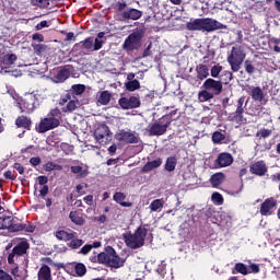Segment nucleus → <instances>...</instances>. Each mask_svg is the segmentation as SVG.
<instances>
[{
	"instance_id": "nucleus-1",
	"label": "nucleus",
	"mask_w": 280,
	"mask_h": 280,
	"mask_svg": "<svg viewBox=\"0 0 280 280\" xmlns=\"http://www.w3.org/2000/svg\"><path fill=\"white\" fill-rule=\"evenodd\" d=\"M186 30L189 32H215L217 30H226V25L211 18H201L190 20L186 24Z\"/></svg>"
},
{
	"instance_id": "nucleus-2",
	"label": "nucleus",
	"mask_w": 280,
	"mask_h": 280,
	"mask_svg": "<svg viewBox=\"0 0 280 280\" xmlns=\"http://www.w3.org/2000/svg\"><path fill=\"white\" fill-rule=\"evenodd\" d=\"M145 235H148V229L139 226L133 234H124L125 244L128 248L137 250L145 244Z\"/></svg>"
},
{
	"instance_id": "nucleus-3",
	"label": "nucleus",
	"mask_w": 280,
	"mask_h": 280,
	"mask_svg": "<svg viewBox=\"0 0 280 280\" xmlns=\"http://www.w3.org/2000/svg\"><path fill=\"white\" fill-rule=\"evenodd\" d=\"M246 60V50L242 46H234L230 55L228 56V62L231 67V70L234 73H237L242 69V65Z\"/></svg>"
},
{
	"instance_id": "nucleus-4",
	"label": "nucleus",
	"mask_w": 280,
	"mask_h": 280,
	"mask_svg": "<svg viewBox=\"0 0 280 280\" xmlns=\"http://www.w3.org/2000/svg\"><path fill=\"white\" fill-rule=\"evenodd\" d=\"M116 10L120 16V21H139L143 13L137 9L128 8L126 1H118L116 3Z\"/></svg>"
},
{
	"instance_id": "nucleus-5",
	"label": "nucleus",
	"mask_w": 280,
	"mask_h": 280,
	"mask_svg": "<svg viewBox=\"0 0 280 280\" xmlns=\"http://www.w3.org/2000/svg\"><path fill=\"white\" fill-rule=\"evenodd\" d=\"M23 224H21L14 217H0V235H3V232L1 231L16 233V231H23Z\"/></svg>"
},
{
	"instance_id": "nucleus-6",
	"label": "nucleus",
	"mask_w": 280,
	"mask_h": 280,
	"mask_svg": "<svg viewBox=\"0 0 280 280\" xmlns=\"http://www.w3.org/2000/svg\"><path fill=\"white\" fill-rule=\"evenodd\" d=\"M142 38L143 31H135L125 39L122 49H125V51H135V49H139V47H141Z\"/></svg>"
},
{
	"instance_id": "nucleus-7",
	"label": "nucleus",
	"mask_w": 280,
	"mask_h": 280,
	"mask_svg": "<svg viewBox=\"0 0 280 280\" xmlns=\"http://www.w3.org/2000/svg\"><path fill=\"white\" fill-rule=\"evenodd\" d=\"M95 140L100 145H108L113 141V132L106 125H101L94 132Z\"/></svg>"
},
{
	"instance_id": "nucleus-8",
	"label": "nucleus",
	"mask_w": 280,
	"mask_h": 280,
	"mask_svg": "<svg viewBox=\"0 0 280 280\" xmlns=\"http://www.w3.org/2000/svg\"><path fill=\"white\" fill-rule=\"evenodd\" d=\"M170 116H163L158 122H154L150 129L149 133L151 137H161V135H165L167 132V128H170Z\"/></svg>"
},
{
	"instance_id": "nucleus-9",
	"label": "nucleus",
	"mask_w": 280,
	"mask_h": 280,
	"mask_svg": "<svg viewBox=\"0 0 280 280\" xmlns=\"http://www.w3.org/2000/svg\"><path fill=\"white\" fill-rule=\"evenodd\" d=\"M20 108L26 110V113H33L38 106V97L34 93H26L19 102Z\"/></svg>"
},
{
	"instance_id": "nucleus-10",
	"label": "nucleus",
	"mask_w": 280,
	"mask_h": 280,
	"mask_svg": "<svg viewBox=\"0 0 280 280\" xmlns=\"http://www.w3.org/2000/svg\"><path fill=\"white\" fill-rule=\"evenodd\" d=\"M117 141L122 143H139V133L132 130H120L115 135Z\"/></svg>"
},
{
	"instance_id": "nucleus-11",
	"label": "nucleus",
	"mask_w": 280,
	"mask_h": 280,
	"mask_svg": "<svg viewBox=\"0 0 280 280\" xmlns=\"http://www.w3.org/2000/svg\"><path fill=\"white\" fill-rule=\"evenodd\" d=\"M16 60H19V57L15 54L5 55L2 61H0V73H11V69Z\"/></svg>"
},
{
	"instance_id": "nucleus-12",
	"label": "nucleus",
	"mask_w": 280,
	"mask_h": 280,
	"mask_svg": "<svg viewBox=\"0 0 280 280\" xmlns=\"http://www.w3.org/2000/svg\"><path fill=\"white\" fill-rule=\"evenodd\" d=\"M118 104L124 110H130L132 108H139L141 106V101L137 96L121 97L119 98Z\"/></svg>"
},
{
	"instance_id": "nucleus-13",
	"label": "nucleus",
	"mask_w": 280,
	"mask_h": 280,
	"mask_svg": "<svg viewBox=\"0 0 280 280\" xmlns=\"http://www.w3.org/2000/svg\"><path fill=\"white\" fill-rule=\"evenodd\" d=\"M202 86H203V89L209 91L213 96L220 95V93H222V89H223L222 81H217L212 78L207 79L203 82Z\"/></svg>"
},
{
	"instance_id": "nucleus-14",
	"label": "nucleus",
	"mask_w": 280,
	"mask_h": 280,
	"mask_svg": "<svg viewBox=\"0 0 280 280\" xmlns=\"http://www.w3.org/2000/svg\"><path fill=\"white\" fill-rule=\"evenodd\" d=\"M60 126V120L56 117L47 116L39 124V131L47 132L48 130H54Z\"/></svg>"
},
{
	"instance_id": "nucleus-15",
	"label": "nucleus",
	"mask_w": 280,
	"mask_h": 280,
	"mask_svg": "<svg viewBox=\"0 0 280 280\" xmlns=\"http://www.w3.org/2000/svg\"><path fill=\"white\" fill-rule=\"evenodd\" d=\"M126 264V259L119 257L113 247H109V260L107 266L110 268H121Z\"/></svg>"
},
{
	"instance_id": "nucleus-16",
	"label": "nucleus",
	"mask_w": 280,
	"mask_h": 280,
	"mask_svg": "<svg viewBox=\"0 0 280 280\" xmlns=\"http://www.w3.org/2000/svg\"><path fill=\"white\" fill-rule=\"evenodd\" d=\"M70 75H71V67L66 66V67L59 69L57 71L56 75H54L51 78V80L56 84H60V83L65 82L66 80H69Z\"/></svg>"
},
{
	"instance_id": "nucleus-17",
	"label": "nucleus",
	"mask_w": 280,
	"mask_h": 280,
	"mask_svg": "<svg viewBox=\"0 0 280 280\" xmlns=\"http://www.w3.org/2000/svg\"><path fill=\"white\" fill-rule=\"evenodd\" d=\"M249 172L256 176H266V174H268V166L266 165V162L258 161L250 165Z\"/></svg>"
},
{
	"instance_id": "nucleus-18",
	"label": "nucleus",
	"mask_w": 280,
	"mask_h": 280,
	"mask_svg": "<svg viewBox=\"0 0 280 280\" xmlns=\"http://www.w3.org/2000/svg\"><path fill=\"white\" fill-rule=\"evenodd\" d=\"M249 95L254 102L266 104V93H264V90L260 86L249 88Z\"/></svg>"
},
{
	"instance_id": "nucleus-19",
	"label": "nucleus",
	"mask_w": 280,
	"mask_h": 280,
	"mask_svg": "<svg viewBox=\"0 0 280 280\" xmlns=\"http://www.w3.org/2000/svg\"><path fill=\"white\" fill-rule=\"evenodd\" d=\"M275 207H277V200L275 198L266 199L260 207L261 215H271Z\"/></svg>"
},
{
	"instance_id": "nucleus-20",
	"label": "nucleus",
	"mask_w": 280,
	"mask_h": 280,
	"mask_svg": "<svg viewBox=\"0 0 280 280\" xmlns=\"http://www.w3.org/2000/svg\"><path fill=\"white\" fill-rule=\"evenodd\" d=\"M215 165L219 167H229V165H233V155L230 153H220L215 160Z\"/></svg>"
},
{
	"instance_id": "nucleus-21",
	"label": "nucleus",
	"mask_w": 280,
	"mask_h": 280,
	"mask_svg": "<svg viewBox=\"0 0 280 280\" xmlns=\"http://www.w3.org/2000/svg\"><path fill=\"white\" fill-rule=\"evenodd\" d=\"M70 170L72 174H75L77 178H86L89 176V166L84 164L73 165Z\"/></svg>"
},
{
	"instance_id": "nucleus-22",
	"label": "nucleus",
	"mask_w": 280,
	"mask_h": 280,
	"mask_svg": "<svg viewBox=\"0 0 280 280\" xmlns=\"http://www.w3.org/2000/svg\"><path fill=\"white\" fill-rule=\"evenodd\" d=\"M246 110H247L248 115L258 117L259 115H261L264 107H261V105H259V103H257V101H254L247 106Z\"/></svg>"
},
{
	"instance_id": "nucleus-23",
	"label": "nucleus",
	"mask_w": 280,
	"mask_h": 280,
	"mask_svg": "<svg viewBox=\"0 0 280 280\" xmlns=\"http://www.w3.org/2000/svg\"><path fill=\"white\" fill-rule=\"evenodd\" d=\"M163 165V160L158 158L151 162H147L145 165L142 167V172L148 174V172H152V170H156Z\"/></svg>"
},
{
	"instance_id": "nucleus-24",
	"label": "nucleus",
	"mask_w": 280,
	"mask_h": 280,
	"mask_svg": "<svg viewBox=\"0 0 280 280\" xmlns=\"http://www.w3.org/2000/svg\"><path fill=\"white\" fill-rule=\"evenodd\" d=\"M38 280H51V268L47 265H43L37 273Z\"/></svg>"
},
{
	"instance_id": "nucleus-25",
	"label": "nucleus",
	"mask_w": 280,
	"mask_h": 280,
	"mask_svg": "<svg viewBox=\"0 0 280 280\" xmlns=\"http://www.w3.org/2000/svg\"><path fill=\"white\" fill-rule=\"evenodd\" d=\"M113 200L115 202H117L118 205H120V207H132V202L124 201V200H126V194H124V192H116L113 196Z\"/></svg>"
},
{
	"instance_id": "nucleus-26",
	"label": "nucleus",
	"mask_w": 280,
	"mask_h": 280,
	"mask_svg": "<svg viewBox=\"0 0 280 280\" xmlns=\"http://www.w3.org/2000/svg\"><path fill=\"white\" fill-rule=\"evenodd\" d=\"M27 248H30L27 241H22L13 248V253L14 255H25Z\"/></svg>"
},
{
	"instance_id": "nucleus-27",
	"label": "nucleus",
	"mask_w": 280,
	"mask_h": 280,
	"mask_svg": "<svg viewBox=\"0 0 280 280\" xmlns=\"http://www.w3.org/2000/svg\"><path fill=\"white\" fill-rule=\"evenodd\" d=\"M198 80H207L209 78V68L205 65H199L196 69Z\"/></svg>"
},
{
	"instance_id": "nucleus-28",
	"label": "nucleus",
	"mask_w": 280,
	"mask_h": 280,
	"mask_svg": "<svg viewBox=\"0 0 280 280\" xmlns=\"http://www.w3.org/2000/svg\"><path fill=\"white\" fill-rule=\"evenodd\" d=\"M69 218L73 224H77L78 226H82L84 224V219L82 218V213L78 211H71L69 214Z\"/></svg>"
},
{
	"instance_id": "nucleus-29",
	"label": "nucleus",
	"mask_w": 280,
	"mask_h": 280,
	"mask_svg": "<svg viewBox=\"0 0 280 280\" xmlns=\"http://www.w3.org/2000/svg\"><path fill=\"white\" fill-rule=\"evenodd\" d=\"M177 163L178 159L176 156H170L166 159L164 170H166V172H174V170H176Z\"/></svg>"
},
{
	"instance_id": "nucleus-30",
	"label": "nucleus",
	"mask_w": 280,
	"mask_h": 280,
	"mask_svg": "<svg viewBox=\"0 0 280 280\" xmlns=\"http://www.w3.org/2000/svg\"><path fill=\"white\" fill-rule=\"evenodd\" d=\"M232 121L242 126V124H246V118H244V109H236L232 116Z\"/></svg>"
},
{
	"instance_id": "nucleus-31",
	"label": "nucleus",
	"mask_w": 280,
	"mask_h": 280,
	"mask_svg": "<svg viewBox=\"0 0 280 280\" xmlns=\"http://www.w3.org/2000/svg\"><path fill=\"white\" fill-rule=\"evenodd\" d=\"M163 207H165V199L163 198L153 200L149 206L150 210L154 212L161 211Z\"/></svg>"
},
{
	"instance_id": "nucleus-32",
	"label": "nucleus",
	"mask_w": 280,
	"mask_h": 280,
	"mask_svg": "<svg viewBox=\"0 0 280 280\" xmlns=\"http://www.w3.org/2000/svg\"><path fill=\"white\" fill-rule=\"evenodd\" d=\"M210 182H211L212 187H220V185H222V183H224V174L217 173V174L212 175L210 178Z\"/></svg>"
},
{
	"instance_id": "nucleus-33",
	"label": "nucleus",
	"mask_w": 280,
	"mask_h": 280,
	"mask_svg": "<svg viewBox=\"0 0 280 280\" xmlns=\"http://www.w3.org/2000/svg\"><path fill=\"white\" fill-rule=\"evenodd\" d=\"M97 102L102 106H106L110 102V92L108 91L101 92L98 95Z\"/></svg>"
},
{
	"instance_id": "nucleus-34",
	"label": "nucleus",
	"mask_w": 280,
	"mask_h": 280,
	"mask_svg": "<svg viewBox=\"0 0 280 280\" xmlns=\"http://www.w3.org/2000/svg\"><path fill=\"white\" fill-rule=\"evenodd\" d=\"M109 257H110V247H107L105 252L100 253L97 255V261H98V264H107L108 265Z\"/></svg>"
},
{
	"instance_id": "nucleus-35",
	"label": "nucleus",
	"mask_w": 280,
	"mask_h": 280,
	"mask_svg": "<svg viewBox=\"0 0 280 280\" xmlns=\"http://www.w3.org/2000/svg\"><path fill=\"white\" fill-rule=\"evenodd\" d=\"M213 97H215V96H213L211 93H210V91L209 90H203V91H200L199 93H198V100H199V102H201V103H205V102H209L210 100H213Z\"/></svg>"
},
{
	"instance_id": "nucleus-36",
	"label": "nucleus",
	"mask_w": 280,
	"mask_h": 280,
	"mask_svg": "<svg viewBox=\"0 0 280 280\" xmlns=\"http://www.w3.org/2000/svg\"><path fill=\"white\" fill-rule=\"evenodd\" d=\"M15 124L19 128H30L32 121L30 120V118L25 117V116H20L16 120Z\"/></svg>"
},
{
	"instance_id": "nucleus-37",
	"label": "nucleus",
	"mask_w": 280,
	"mask_h": 280,
	"mask_svg": "<svg viewBox=\"0 0 280 280\" xmlns=\"http://www.w3.org/2000/svg\"><path fill=\"white\" fill-rule=\"evenodd\" d=\"M78 101H69L66 106L61 108L62 113H73L78 108Z\"/></svg>"
},
{
	"instance_id": "nucleus-38",
	"label": "nucleus",
	"mask_w": 280,
	"mask_h": 280,
	"mask_svg": "<svg viewBox=\"0 0 280 280\" xmlns=\"http://www.w3.org/2000/svg\"><path fill=\"white\" fill-rule=\"evenodd\" d=\"M125 86L127 91H137V89H141V83H139V80H132L125 83Z\"/></svg>"
},
{
	"instance_id": "nucleus-39",
	"label": "nucleus",
	"mask_w": 280,
	"mask_h": 280,
	"mask_svg": "<svg viewBox=\"0 0 280 280\" xmlns=\"http://www.w3.org/2000/svg\"><path fill=\"white\" fill-rule=\"evenodd\" d=\"M74 271L78 275V277H84L86 275V266L82 262H78L74 266Z\"/></svg>"
},
{
	"instance_id": "nucleus-40",
	"label": "nucleus",
	"mask_w": 280,
	"mask_h": 280,
	"mask_svg": "<svg viewBox=\"0 0 280 280\" xmlns=\"http://www.w3.org/2000/svg\"><path fill=\"white\" fill-rule=\"evenodd\" d=\"M235 271L240 275H250V271H248V267L242 262H237L235 265Z\"/></svg>"
},
{
	"instance_id": "nucleus-41",
	"label": "nucleus",
	"mask_w": 280,
	"mask_h": 280,
	"mask_svg": "<svg viewBox=\"0 0 280 280\" xmlns=\"http://www.w3.org/2000/svg\"><path fill=\"white\" fill-rule=\"evenodd\" d=\"M212 202H214L218 207L224 205V198L220 195V192H213L211 196Z\"/></svg>"
},
{
	"instance_id": "nucleus-42",
	"label": "nucleus",
	"mask_w": 280,
	"mask_h": 280,
	"mask_svg": "<svg viewBox=\"0 0 280 280\" xmlns=\"http://www.w3.org/2000/svg\"><path fill=\"white\" fill-rule=\"evenodd\" d=\"M220 73H222V66H220V63L214 65L210 70V75L212 78H220Z\"/></svg>"
},
{
	"instance_id": "nucleus-43",
	"label": "nucleus",
	"mask_w": 280,
	"mask_h": 280,
	"mask_svg": "<svg viewBox=\"0 0 280 280\" xmlns=\"http://www.w3.org/2000/svg\"><path fill=\"white\" fill-rule=\"evenodd\" d=\"M221 80H224L225 84H229L233 80V72L225 70L221 74Z\"/></svg>"
},
{
	"instance_id": "nucleus-44",
	"label": "nucleus",
	"mask_w": 280,
	"mask_h": 280,
	"mask_svg": "<svg viewBox=\"0 0 280 280\" xmlns=\"http://www.w3.org/2000/svg\"><path fill=\"white\" fill-rule=\"evenodd\" d=\"M272 135V130L269 129H261L256 133V137H259V139H268Z\"/></svg>"
},
{
	"instance_id": "nucleus-45",
	"label": "nucleus",
	"mask_w": 280,
	"mask_h": 280,
	"mask_svg": "<svg viewBox=\"0 0 280 280\" xmlns=\"http://www.w3.org/2000/svg\"><path fill=\"white\" fill-rule=\"evenodd\" d=\"M32 5H37V8H47L49 5V0H31Z\"/></svg>"
},
{
	"instance_id": "nucleus-46",
	"label": "nucleus",
	"mask_w": 280,
	"mask_h": 280,
	"mask_svg": "<svg viewBox=\"0 0 280 280\" xmlns=\"http://www.w3.org/2000/svg\"><path fill=\"white\" fill-rule=\"evenodd\" d=\"M82 244H84V241H82L80 238H72L70 241V243L68 244V246L70 248H80V246H82Z\"/></svg>"
},
{
	"instance_id": "nucleus-47",
	"label": "nucleus",
	"mask_w": 280,
	"mask_h": 280,
	"mask_svg": "<svg viewBox=\"0 0 280 280\" xmlns=\"http://www.w3.org/2000/svg\"><path fill=\"white\" fill-rule=\"evenodd\" d=\"M225 137L223 136L222 132L220 131H215L213 135H212V141L213 143H221V141H224Z\"/></svg>"
},
{
	"instance_id": "nucleus-48",
	"label": "nucleus",
	"mask_w": 280,
	"mask_h": 280,
	"mask_svg": "<svg viewBox=\"0 0 280 280\" xmlns=\"http://www.w3.org/2000/svg\"><path fill=\"white\" fill-rule=\"evenodd\" d=\"M86 90V88L82 84H77L72 86V91L74 95H82V93Z\"/></svg>"
},
{
	"instance_id": "nucleus-49",
	"label": "nucleus",
	"mask_w": 280,
	"mask_h": 280,
	"mask_svg": "<svg viewBox=\"0 0 280 280\" xmlns=\"http://www.w3.org/2000/svg\"><path fill=\"white\" fill-rule=\"evenodd\" d=\"M245 71L252 75V73H255V66L250 61H245Z\"/></svg>"
},
{
	"instance_id": "nucleus-50",
	"label": "nucleus",
	"mask_w": 280,
	"mask_h": 280,
	"mask_svg": "<svg viewBox=\"0 0 280 280\" xmlns=\"http://www.w3.org/2000/svg\"><path fill=\"white\" fill-rule=\"evenodd\" d=\"M81 45L84 49H93V38H86L84 42H81Z\"/></svg>"
},
{
	"instance_id": "nucleus-51",
	"label": "nucleus",
	"mask_w": 280,
	"mask_h": 280,
	"mask_svg": "<svg viewBox=\"0 0 280 280\" xmlns=\"http://www.w3.org/2000/svg\"><path fill=\"white\" fill-rule=\"evenodd\" d=\"M92 249H93V245H84V246L80 249L79 253H80L81 255H89Z\"/></svg>"
},
{
	"instance_id": "nucleus-52",
	"label": "nucleus",
	"mask_w": 280,
	"mask_h": 280,
	"mask_svg": "<svg viewBox=\"0 0 280 280\" xmlns=\"http://www.w3.org/2000/svg\"><path fill=\"white\" fill-rule=\"evenodd\" d=\"M246 103V96H242L237 101L236 110H244V104Z\"/></svg>"
},
{
	"instance_id": "nucleus-53",
	"label": "nucleus",
	"mask_w": 280,
	"mask_h": 280,
	"mask_svg": "<svg viewBox=\"0 0 280 280\" xmlns=\"http://www.w3.org/2000/svg\"><path fill=\"white\" fill-rule=\"evenodd\" d=\"M48 117H55V119H59L60 118V109L55 108V109L50 110V113L48 114Z\"/></svg>"
},
{
	"instance_id": "nucleus-54",
	"label": "nucleus",
	"mask_w": 280,
	"mask_h": 280,
	"mask_svg": "<svg viewBox=\"0 0 280 280\" xmlns=\"http://www.w3.org/2000/svg\"><path fill=\"white\" fill-rule=\"evenodd\" d=\"M13 168H15L20 174H25V167L21 165V163H14Z\"/></svg>"
},
{
	"instance_id": "nucleus-55",
	"label": "nucleus",
	"mask_w": 280,
	"mask_h": 280,
	"mask_svg": "<svg viewBox=\"0 0 280 280\" xmlns=\"http://www.w3.org/2000/svg\"><path fill=\"white\" fill-rule=\"evenodd\" d=\"M248 272H254V275H257L259 272V265L257 264H252L249 266Z\"/></svg>"
},
{
	"instance_id": "nucleus-56",
	"label": "nucleus",
	"mask_w": 280,
	"mask_h": 280,
	"mask_svg": "<svg viewBox=\"0 0 280 280\" xmlns=\"http://www.w3.org/2000/svg\"><path fill=\"white\" fill-rule=\"evenodd\" d=\"M75 233H71V232H65L63 234V242H69V240H73Z\"/></svg>"
},
{
	"instance_id": "nucleus-57",
	"label": "nucleus",
	"mask_w": 280,
	"mask_h": 280,
	"mask_svg": "<svg viewBox=\"0 0 280 280\" xmlns=\"http://www.w3.org/2000/svg\"><path fill=\"white\" fill-rule=\"evenodd\" d=\"M0 280H12V276H10L3 270H0Z\"/></svg>"
},
{
	"instance_id": "nucleus-58",
	"label": "nucleus",
	"mask_w": 280,
	"mask_h": 280,
	"mask_svg": "<svg viewBox=\"0 0 280 280\" xmlns=\"http://www.w3.org/2000/svg\"><path fill=\"white\" fill-rule=\"evenodd\" d=\"M30 163L31 165H33V167H36L40 163V158L39 156L31 158Z\"/></svg>"
},
{
	"instance_id": "nucleus-59",
	"label": "nucleus",
	"mask_w": 280,
	"mask_h": 280,
	"mask_svg": "<svg viewBox=\"0 0 280 280\" xmlns=\"http://www.w3.org/2000/svg\"><path fill=\"white\" fill-rule=\"evenodd\" d=\"M4 178H8L9 180H16V176L12 174V171L4 172Z\"/></svg>"
},
{
	"instance_id": "nucleus-60",
	"label": "nucleus",
	"mask_w": 280,
	"mask_h": 280,
	"mask_svg": "<svg viewBox=\"0 0 280 280\" xmlns=\"http://www.w3.org/2000/svg\"><path fill=\"white\" fill-rule=\"evenodd\" d=\"M55 164L52 162H48L44 165L45 172H54Z\"/></svg>"
},
{
	"instance_id": "nucleus-61",
	"label": "nucleus",
	"mask_w": 280,
	"mask_h": 280,
	"mask_svg": "<svg viewBox=\"0 0 280 280\" xmlns=\"http://www.w3.org/2000/svg\"><path fill=\"white\" fill-rule=\"evenodd\" d=\"M37 180L39 185H47L49 179L47 178V176H38Z\"/></svg>"
},
{
	"instance_id": "nucleus-62",
	"label": "nucleus",
	"mask_w": 280,
	"mask_h": 280,
	"mask_svg": "<svg viewBox=\"0 0 280 280\" xmlns=\"http://www.w3.org/2000/svg\"><path fill=\"white\" fill-rule=\"evenodd\" d=\"M102 47V40H100V39H95V42H94V48H93V50L94 51H98V49Z\"/></svg>"
},
{
	"instance_id": "nucleus-63",
	"label": "nucleus",
	"mask_w": 280,
	"mask_h": 280,
	"mask_svg": "<svg viewBox=\"0 0 280 280\" xmlns=\"http://www.w3.org/2000/svg\"><path fill=\"white\" fill-rule=\"evenodd\" d=\"M84 202H86L90 207L93 205V196L88 195L86 197L83 198Z\"/></svg>"
},
{
	"instance_id": "nucleus-64",
	"label": "nucleus",
	"mask_w": 280,
	"mask_h": 280,
	"mask_svg": "<svg viewBox=\"0 0 280 280\" xmlns=\"http://www.w3.org/2000/svg\"><path fill=\"white\" fill-rule=\"evenodd\" d=\"M273 49L275 51L280 52V39L275 40Z\"/></svg>"
}]
</instances>
